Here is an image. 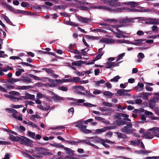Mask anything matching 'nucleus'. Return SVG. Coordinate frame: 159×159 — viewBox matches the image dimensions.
Masks as SVG:
<instances>
[{
    "label": "nucleus",
    "mask_w": 159,
    "mask_h": 159,
    "mask_svg": "<svg viewBox=\"0 0 159 159\" xmlns=\"http://www.w3.org/2000/svg\"><path fill=\"white\" fill-rule=\"evenodd\" d=\"M116 123L117 126H120L124 125H126L123 128L121 129V132L126 134H130L133 132L134 129H131L133 125L131 122H127L121 119L120 120H116Z\"/></svg>",
    "instance_id": "1"
},
{
    "label": "nucleus",
    "mask_w": 159,
    "mask_h": 159,
    "mask_svg": "<svg viewBox=\"0 0 159 159\" xmlns=\"http://www.w3.org/2000/svg\"><path fill=\"white\" fill-rule=\"evenodd\" d=\"M20 142V143L24 145H27L29 143H32L33 141L25 136H21L19 137V142Z\"/></svg>",
    "instance_id": "2"
},
{
    "label": "nucleus",
    "mask_w": 159,
    "mask_h": 159,
    "mask_svg": "<svg viewBox=\"0 0 159 159\" xmlns=\"http://www.w3.org/2000/svg\"><path fill=\"white\" fill-rule=\"evenodd\" d=\"M118 0H105V3H109V5L112 7H117L120 6V3Z\"/></svg>",
    "instance_id": "3"
},
{
    "label": "nucleus",
    "mask_w": 159,
    "mask_h": 159,
    "mask_svg": "<svg viewBox=\"0 0 159 159\" xmlns=\"http://www.w3.org/2000/svg\"><path fill=\"white\" fill-rule=\"evenodd\" d=\"M89 7L90 8H92V9L97 8L99 9H103L109 11H112V9L109 8V7H107L105 6L93 5L90 6Z\"/></svg>",
    "instance_id": "4"
},
{
    "label": "nucleus",
    "mask_w": 159,
    "mask_h": 159,
    "mask_svg": "<svg viewBox=\"0 0 159 159\" xmlns=\"http://www.w3.org/2000/svg\"><path fill=\"white\" fill-rule=\"evenodd\" d=\"M145 39H138L135 40V41L137 42H132L130 41H128L127 40H125V43L128 44H132L134 45H141L142 44V42L143 41H145Z\"/></svg>",
    "instance_id": "5"
},
{
    "label": "nucleus",
    "mask_w": 159,
    "mask_h": 159,
    "mask_svg": "<svg viewBox=\"0 0 159 159\" xmlns=\"http://www.w3.org/2000/svg\"><path fill=\"white\" fill-rule=\"evenodd\" d=\"M84 123L83 120H81L78 121L75 123V126L79 128L82 131L84 128L85 129V128H87L86 125H83Z\"/></svg>",
    "instance_id": "6"
},
{
    "label": "nucleus",
    "mask_w": 159,
    "mask_h": 159,
    "mask_svg": "<svg viewBox=\"0 0 159 159\" xmlns=\"http://www.w3.org/2000/svg\"><path fill=\"white\" fill-rule=\"evenodd\" d=\"M136 18H128L127 17L122 19L119 22L121 24H126L127 23H129L130 22H134V20Z\"/></svg>",
    "instance_id": "7"
},
{
    "label": "nucleus",
    "mask_w": 159,
    "mask_h": 159,
    "mask_svg": "<svg viewBox=\"0 0 159 159\" xmlns=\"http://www.w3.org/2000/svg\"><path fill=\"white\" fill-rule=\"evenodd\" d=\"M113 129V126L106 127L101 129H98L96 130V133L100 134L101 133L105 132L107 130H110Z\"/></svg>",
    "instance_id": "8"
},
{
    "label": "nucleus",
    "mask_w": 159,
    "mask_h": 159,
    "mask_svg": "<svg viewBox=\"0 0 159 159\" xmlns=\"http://www.w3.org/2000/svg\"><path fill=\"white\" fill-rule=\"evenodd\" d=\"M77 17L79 21L83 23H87L91 21V19L89 18H84L80 16H78Z\"/></svg>",
    "instance_id": "9"
},
{
    "label": "nucleus",
    "mask_w": 159,
    "mask_h": 159,
    "mask_svg": "<svg viewBox=\"0 0 159 159\" xmlns=\"http://www.w3.org/2000/svg\"><path fill=\"white\" fill-rule=\"evenodd\" d=\"M149 107L151 109H153L154 107L156 102H157L155 97H153L151 98L148 101Z\"/></svg>",
    "instance_id": "10"
},
{
    "label": "nucleus",
    "mask_w": 159,
    "mask_h": 159,
    "mask_svg": "<svg viewBox=\"0 0 159 159\" xmlns=\"http://www.w3.org/2000/svg\"><path fill=\"white\" fill-rule=\"evenodd\" d=\"M31 79L27 76H21L20 78V80L24 83H30L31 82Z\"/></svg>",
    "instance_id": "11"
},
{
    "label": "nucleus",
    "mask_w": 159,
    "mask_h": 159,
    "mask_svg": "<svg viewBox=\"0 0 159 159\" xmlns=\"http://www.w3.org/2000/svg\"><path fill=\"white\" fill-rule=\"evenodd\" d=\"M64 149L66 151V153L69 155L72 156L74 155V151L71 149L65 147L64 148Z\"/></svg>",
    "instance_id": "12"
},
{
    "label": "nucleus",
    "mask_w": 159,
    "mask_h": 159,
    "mask_svg": "<svg viewBox=\"0 0 159 159\" xmlns=\"http://www.w3.org/2000/svg\"><path fill=\"white\" fill-rule=\"evenodd\" d=\"M60 79H57L55 80L51 79L50 81L51 82V86L52 87H55L56 86L57 84H60L59 81H60Z\"/></svg>",
    "instance_id": "13"
},
{
    "label": "nucleus",
    "mask_w": 159,
    "mask_h": 159,
    "mask_svg": "<svg viewBox=\"0 0 159 159\" xmlns=\"http://www.w3.org/2000/svg\"><path fill=\"white\" fill-rule=\"evenodd\" d=\"M9 139L13 141L19 142V136H15L13 135L10 134L9 135Z\"/></svg>",
    "instance_id": "14"
},
{
    "label": "nucleus",
    "mask_w": 159,
    "mask_h": 159,
    "mask_svg": "<svg viewBox=\"0 0 159 159\" xmlns=\"http://www.w3.org/2000/svg\"><path fill=\"white\" fill-rule=\"evenodd\" d=\"M149 130L151 131H153L152 132L153 134L156 136L157 137V135H159V134H157V133L156 132V131H157L159 132V127H153L152 128L150 129H149Z\"/></svg>",
    "instance_id": "15"
},
{
    "label": "nucleus",
    "mask_w": 159,
    "mask_h": 159,
    "mask_svg": "<svg viewBox=\"0 0 159 159\" xmlns=\"http://www.w3.org/2000/svg\"><path fill=\"white\" fill-rule=\"evenodd\" d=\"M42 70H45L50 75H54V71L51 69L43 68L42 69Z\"/></svg>",
    "instance_id": "16"
},
{
    "label": "nucleus",
    "mask_w": 159,
    "mask_h": 159,
    "mask_svg": "<svg viewBox=\"0 0 159 159\" xmlns=\"http://www.w3.org/2000/svg\"><path fill=\"white\" fill-rule=\"evenodd\" d=\"M121 116L124 117H128L129 115L126 114H125L123 113H117V115L116 116V118L119 120H121V118L120 117Z\"/></svg>",
    "instance_id": "17"
},
{
    "label": "nucleus",
    "mask_w": 159,
    "mask_h": 159,
    "mask_svg": "<svg viewBox=\"0 0 159 159\" xmlns=\"http://www.w3.org/2000/svg\"><path fill=\"white\" fill-rule=\"evenodd\" d=\"M112 41L113 40H112L106 38H103L100 41V42H103L107 44L112 43Z\"/></svg>",
    "instance_id": "18"
},
{
    "label": "nucleus",
    "mask_w": 159,
    "mask_h": 159,
    "mask_svg": "<svg viewBox=\"0 0 159 159\" xmlns=\"http://www.w3.org/2000/svg\"><path fill=\"white\" fill-rule=\"evenodd\" d=\"M13 12H14L15 14H17L18 13H22L26 14L28 12L27 11H22L19 10H16L15 8L14 9Z\"/></svg>",
    "instance_id": "19"
},
{
    "label": "nucleus",
    "mask_w": 159,
    "mask_h": 159,
    "mask_svg": "<svg viewBox=\"0 0 159 159\" xmlns=\"http://www.w3.org/2000/svg\"><path fill=\"white\" fill-rule=\"evenodd\" d=\"M116 134L117 135L119 138H122L125 139L127 138V136L126 134L120 133L119 132H116Z\"/></svg>",
    "instance_id": "20"
},
{
    "label": "nucleus",
    "mask_w": 159,
    "mask_h": 159,
    "mask_svg": "<svg viewBox=\"0 0 159 159\" xmlns=\"http://www.w3.org/2000/svg\"><path fill=\"white\" fill-rule=\"evenodd\" d=\"M52 99L55 102H57L63 99V98L57 95H55L52 97Z\"/></svg>",
    "instance_id": "21"
},
{
    "label": "nucleus",
    "mask_w": 159,
    "mask_h": 159,
    "mask_svg": "<svg viewBox=\"0 0 159 159\" xmlns=\"http://www.w3.org/2000/svg\"><path fill=\"white\" fill-rule=\"evenodd\" d=\"M144 137L146 139H152L153 138V135L151 134V132H148L145 133L144 135Z\"/></svg>",
    "instance_id": "22"
},
{
    "label": "nucleus",
    "mask_w": 159,
    "mask_h": 159,
    "mask_svg": "<svg viewBox=\"0 0 159 159\" xmlns=\"http://www.w3.org/2000/svg\"><path fill=\"white\" fill-rule=\"evenodd\" d=\"M146 92H142L139 93L140 95L142 98L145 101L147 100L148 99V97L147 94H145Z\"/></svg>",
    "instance_id": "23"
},
{
    "label": "nucleus",
    "mask_w": 159,
    "mask_h": 159,
    "mask_svg": "<svg viewBox=\"0 0 159 159\" xmlns=\"http://www.w3.org/2000/svg\"><path fill=\"white\" fill-rule=\"evenodd\" d=\"M26 99H30L32 100H34L35 96L34 95L27 93L25 95Z\"/></svg>",
    "instance_id": "24"
},
{
    "label": "nucleus",
    "mask_w": 159,
    "mask_h": 159,
    "mask_svg": "<svg viewBox=\"0 0 159 159\" xmlns=\"http://www.w3.org/2000/svg\"><path fill=\"white\" fill-rule=\"evenodd\" d=\"M66 7V6L64 5L54 6L53 7V9L55 11H57L58 9H64Z\"/></svg>",
    "instance_id": "25"
},
{
    "label": "nucleus",
    "mask_w": 159,
    "mask_h": 159,
    "mask_svg": "<svg viewBox=\"0 0 159 159\" xmlns=\"http://www.w3.org/2000/svg\"><path fill=\"white\" fill-rule=\"evenodd\" d=\"M84 37L87 39H92L93 40H98L99 39V37H96L93 36L86 35Z\"/></svg>",
    "instance_id": "26"
},
{
    "label": "nucleus",
    "mask_w": 159,
    "mask_h": 159,
    "mask_svg": "<svg viewBox=\"0 0 159 159\" xmlns=\"http://www.w3.org/2000/svg\"><path fill=\"white\" fill-rule=\"evenodd\" d=\"M115 63V62H107L106 63L107 66L105 67L106 69L111 68Z\"/></svg>",
    "instance_id": "27"
},
{
    "label": "nucleus",
    "mask_w": 159,
    "mask_h": 159,
    "mask_svg": "<svg viewBox=\"0 0 159 159\" xmlns=\"http://www.w3.org/2000/svg\"><path fill=\"white\" fill-rule=\"evenodd\" d=\"M141 143V140L138 139L137 140H132L130 142L131 144L134 145H139Z\"/></svg>",
    "instance_id": "28"
},
{
    "label": "nucleus",
    "mask_w": 159,
    "mask_h": 159,
    "mask_svg": "<svg viewBox=\"0 0 159 159\" xmlns=\"http://www.w3.org/2000/svg\"><path fill=\"white\" fill-rule=\"evenodd\" d=\"M1 16L8 23L10 24V23H11L9 18L6 15L2 14L1 15Z\"/></svg>",
    "instance_id": "29"
},
{
    "label": "nucleus",
    "mask_w": 159,
    "mask_h": 159,
    "mask_svg": "<svg viewBox=\"0 0 159 159\" xmlns=\"http://www.w3.org/2000/svg\"><path fill=\"white\" fill-rule=\"evenodd\" d=\"M33 87L31 86H20L18 89L20 90H26L28 89H32Z\"/></svg>",
    "instance_id": "30"
},
{
    "label": "nucleus",
    "mask_w": 159,
    "mask_h": 159,
    "mask_svg": "<svg viewBox=\"0 0 159 159\" xmlns=\"http://www.w3.org/2000/svg\"><path fill=\"white\" fill-rule=\"evenodd\" d=\"M72 81L71 82H75L76 83H78L80 81V79L78 77H73L72 79H71Z\"/></svg>",
    "instance_id": "31"
},
{
    "label": "nucleus",
    "mask_w": 159,
    "mask_h": 159,
    "mask_svg": "<svg viewBox=\"0 0 159 159\" xmlns=\"http://www.w3.org/2000/svg\"><path fill=\"white\" fill-rule=\"evenodd\" d=\"M9 94L14 96H18L20 95V93L19 92L14 91H10L9 92Z\"/></svg>",
    "instance_id": "32"
},
{
    "label": "nucleus",
    "mask_w": 159,
    "mask_h": 159,
    "mask_svg": "<svg viewBox=\"0 0 159 159\" xmlns=\"http://www.w3.org/2000/svg\"><path fill=\"white\" fill-rule=\"evenodd\" d=\"M28 125H31L33 127H34L36 128H37L39 130V127L36 124L32 122H28Z\"/></svg>",
    "instance_id": "33"
},
{
    "label": "nucleus",
    "mask_w": 159,
    "mask_h": 159,
    "mask_svg": "<svg viewBox=\"0 0 159 159\" xmlns=\"http://www.w3.org/2000/svg\"><path fill=\"white\" fill-rule=\"evenodd\" d=\"M120 78V77L118 75L114 77L113 79H111L110 81L111 82H117Z\"/></svg>",
    "instance_id": "34"
},
{
    "label": "nucleus",
    "mask_w": 159,
    "mask_h": 159,
    "mask_svg": "<svg viewBox=\"0 0 159 159\" xmlns=\"http://www.w3.org/2000/svg\"><path fill=\"white\" fill-rule=\"evenodd\" d=\"M99 109L100 111L102 112L109 111H110V108H108L106 107H100Z\"/></svg>",
    "instance_id": "35"
},
{
    "label": "nucleus",
    "mask_w": 159,
    "mask_h": 159,
    "mask_svg": "<svg viewBox=\"0 0 159 159\" xmlns=\"http://www.w3.org/2000/svg\"><path fill=\"white\" fill-rule=\"evenodd\" d=\"M125 91L124 89H120L117 91V93L118 94L119 96H121L125 93Z\"/></svg>",
    "instance_id": "36"
},
{
    "label": "nucleus",
    "mask_w": 159,
    "mask_h": 159,
    "mask_svg": "<svg viewBox=\"0 0 159 159\" xmlns=\"http://www.w3.org/2000/svg\"><path fill=\"white\" fill-rule=\"evenodd\" d=\"M102 105L103 106L108 107H112V104L111 103L108 102H103Z\"/></svg>",
    "instance_id": "37"
},
{
    "label": "nucleus",
    "mask_w": 159,
    "mask_h": 159,
    "mask_svg": "<svg viewBox=\"0 0 159 159\" xmlns=\"http://www.w3.org/2000/svg\"><path fill=\"white\" fill-rule=\"evenodd\" d=\"M20 64H22L23 65H24V66H30L31 67H33V68L35 67V66L32 65L31 64H30L28 63L22 62H21Z\"/></svg>",
    "instance_id": "38"
},
{
    "label": "nucleus",
    "mask_w": 159,
    "mask_h": 159,
    "mask_svg": "<svg viewBox=\"0 0 159 159\" xmlns=\"http://www.w3.org/2000/svg\"><path fill=\"white\" fill-rule=\"evenodd\" d=\"M29 76L35 80H40V77L36 76L34 75L30 74L29 75Z\"/></svg>",
    "instance_id": "39"
},
{
    "label": "nucleus",
    "mask_w": 159,
    "mask_h": 159,
    "mask_svg": "<svg viewBox=\"0 0 159 159\" xmlns=\"http://www.w3.org/2000/svg\"><path fill=\"white\" fill-rule=\"evenodd\" d=\"M60 80L59 81L60 84H61L63 82H71L72 81L71 79H63L62 80Z\"/></svg>",
    "instance_id": "40"
},
{
    "label": "nucleus",
    "mask_w": 159,
    "mask_h": 159,
    "mask_svg": "<svg viewBox=\"0 0 159 159\" xmlns=\"http://www.w3.org/2000/svg\"><path fill=\"white\" fill-rule=\"evenodd\" d=\"M73 88L75 89H79L82 91L85 90V88L80 85L75 86Z\"/></svg>",
    "instance_id": "41"
},
{
    "label": "nucleus",
    "mask_w": 159,
    "mask_h": 159,
    "mask_svg": "<svg viewBox=\"0 0 159 159\" xmlns=\"http://www.w3.org/2000/svg\"><path fill=\"white\" fill-rule=\"evenodd\" d=\"M28 134L32 138H34L35 134L34 132H32L31 131H28Z\"/></svg>",
    "instance_id": "42"
},
{
    "label": "nucleus",
    "mask_w": 159,
    "mask_h": 159,
    "mask_svg": "<svg viewBox=\"0 0 159 159\" xmlns=\"http://www.w3.org/2000/svg\"><path fill=\"white\" fill-rule=\"evenodd\" d=\"M84 106L88 107H95L96 105H94L93 104H91L90 103L88 102H84L83 104Z\"/></svg>",
    "instance_id": "43"
},
{
    "label": "nucleus",
    "mask_w": 159,
    "mask_h": 159,
    "mask_svg": "<svg viewBox=\"0 0 159 159\" xmlns=\"http://www.w3.org/2000/svg\"><path fill=\"white\" fill-rule=\"evenodd\" d=\"M125 54V53H123L119 54L116 60V61H117L122 59L123 57L124 56Z\"/></svg>",
    "instance_id": "44"
},
{
    "label": "nucleus",
    "mask_w": 159,
    "mask_h": 159,
    "mask_svg": "<svg viewBox=\"0 0 159 159\" xmlns=\"http://www.w3.org/2000/svg\"><path fill=\"white\" fill-rule=\"evenodd\" d=\"M18 98L15 97L13 95H12L10 100L14 102H18L19 101V100L18 99Z\"/></svg>",
    "instance_id": "45"
},
{
    "label": "nucleus",
    "mask_w": 159,
    "mask_h": 159,
    "mask_svg": "<svg viewBox=\"0 0 159 159\" xmlns=\"http://www.w3.org/2000/svg\"><path fill=\"white\" fill-rule=\"evenodd\" d=\"M101 143L106 148H109L110 147V146L107 144L105 143L106 142L104 141V140H101Z\"/></svg>",
    "instance_id": "46"
},
{
    "label": "nucleus",
    "mask_w": 159,
    "mask_h": 159,
    "mask_svg": "<svg viewBox=\"0 0 159 159\" xmlns=\"http://www.w3.org/2000/svg\"><path fill=\"white\" fill-rule=\"evenodd\" d=\"M58 89L60 90L64 91H67L68 90V88L64 86H62L61 87H59Z\"/></svg>",
    "instance_id": "47"
},
{
    "label": "nucleus",
    "mask_w": 159,
    "mask_h": 159,
    "mask_svg": "<svg viewBox=\"0 0 159 159\" xmlns=\"http://www.w3.org/2000/svg\"><path fill=\"white\" fill-rule=\"evenodd\" d=\"M154 97L156 99L157 102H159V92L158 93H154Z\"/></svg>",
    "instance_id": "48"
},
{
    "label": "nucleus",
    "mask_w": 159,
    "mask_h": 159,
    "mask_svg": "<svg viewBox=\"0 0 159 159\" xmlns=\"http://www.w3.org/2000/svg\"><path fill=\"white\" fill-rule=\"evenodd\" d=\"M86 128H85V129L84 128L82 131L86 134H89L92 132L91 130L89 129H86Z\"/></svg>",
    "instance_id": "49"
},
{
    "label": "nucleus",
    "mask_w": 159,
    "mask_h": 159,
    "mask_svg": "<svg viewBox=\"0 0 159 159\" xmlns=\"http://www.w3.org/2000/svg\"><path fill=\"white\" fill-rule=\"evenodd\" d=\"M92 31L93 32L96 31V32H103V33H105L106 32V31L105 30H102V29H93L92 30Z\"/></svg>",
    "instance_id": "50"
},
{
    "label": "nucleus",
    "mask_w": 159,
    "mask_h": 159,
    "mask_svg": "<svg viewBox=\"0 0 159 159\" xmlns=\"http://www.w3.org/2000/svg\"><path fill=\"white\" fill-rule=\"evenodd\" d=\"M65 142L66 143L71 144H76L77 142V141H75L72 140H66Z\"/></svg>",
    "instance_id": "51"
},
{
    "label": "nucleus",
    "mask_w": 159,
    "mask_h": 159,
    "mask_svg": "<svg viewBox=\"0 0 159 159\" xmlns=\"http://www.w3.org/2000/svg\"><path fill=\"white\" fill-rule=\"evenodd\" d=\"M72 65H75L76 66H81V63L79 62V61H76L75 62H72L71 63Z\"/></svg>",
    "instance_id": "52"
},
{
    "label": "nucleus",
    "mask_w": 159,
    "mask_h": 159,
    "mask_svg": "<svg viewBox=\"0 0 159 159\" xmlns=\"http://www.w3.org/2000/svg\"><path fill=\"white\" fill-rule=\"evenodd\" d=\"M138 3L134 2H131L130 6L131 7H134L138 6Z\"/></svg>",
    "instance_id": "53"
},
{
    "label": "nucleus",
    "mask_w": 159,
    "mask_h": 159,
    "mask_svg": "<svg viewBox=\"0 0 159 159\" xmlns=\"http://www.w3.org/2000/svg\"><path fill=\"white\" fill-rule=\"evenodd\" d=\"M103 94L105 95L109 96H112L113 95V94L111 92L109 91H105L103 93Z\"/></svg>",
    "instance_id": "54"
},
{
    "label": "nucleus",
    "mask_w": 159,
    "mask_h": 159,
    "mask_svg": "<svg viewBox=\"0 0 159 159\" xmlns=\"http://www.w3.org/2000/svg\"><path fill=\"white\" fill-rule=\"evenodd\" d=\"M43 97L46 99L47 101H49V102H51L52 101V97H48L46 95H44Z\"/></svg>",
    "instance_id": "55"
},
{
    "label": "nucleus",
    "mask_w": 159,
    "mask_h": 159,
    "mask_svg": "<svg viewBox=\"0 0 159 159\" xmlns=\"http://www.w3.org/2000/svg\"><path fill=\"white\" fill-rule=\"evenodd\" d=\"M105 82V81L103 79H102L99 81H98L96 82V84L98 86H99V84H104Z\"/></svg>",
    "instance_id": "56"
},
{
    "label": "nucleus",
    "mask_w": 159,
    "mask_h": 159,
    "mask_svg": "<svg viewBox=\"0 0 159 159\" xmlns=\"http://www.w3.org/2000/svg\"><path fill=\"white\" fill-rule=\"evenodd\" d=\"M4 52L0 50V57H7V55L6 54H4V55L3 56V54H4Z\"/></svg>",
    "instance_id": "57"
},
{
    "label": "nucleus",
    "mask_w": 159,
    "mask_h": 159,
    "mask_svg": "<svg viewBox=\"0 0 159 159\" xmlns=\"http://www.w3.org/2000/svg\"><path fill=\"white\" fill-rule=\"evenodd\" d=\"M11 107L14 108H19L21 107H23V106L22 105H12Z\"/></svg>",
    "instance_id": "58"
},
{
    "label": "nucleus",
    "mask_w": 159,
    "mask_h": 159,
    "mask_svg": "<svg viewBox=\"0 0 159 159\" xmlns=\"http://www.w3.org/2000/svg\"><path fill=\"white\" fill-rule=\"evenodd\" d=\"M65 127L62 126H57L55 127H51L50 128L52 129H63L65 128Z\"/></svg>",
    "instance_id": "59"
},
{
    "label": "nucleus",
    "mask_w": 159,
    "mask_h": 159,
    "mask_svg": "<svg viewBox=\"0 0 159 159\" xmlns=\"http://www.w3.org/2000/svg\"><path fill=\"white\" fill-rule=\"evenodd\" d=\"M21 6L24 7H26L27 6L29 5V4L27 2H22L21 3Z\"/></svg>",
    "instance_id": "60"
},
{
    "label": "nucleus",
    "mask_w": 159,
    "mask_h": 159,
    "mask_svg": "<svg viewBox=\"0 0 159 159\" xmlns=\"http://www.w3.org/2000/svg\"><path fill=\"white\" fill-rule=\"evenodd\" d=\"M37 150L39 152H43L45 151L46 150L45 148H39L37 147Z\"/></svg>",
    "instance_id": "61"
},
{
    "label": "nucleus",
    "mask_w": 159,
    "mask_h": 159,
    "mask_svg": "<svg viewBox=\"0 0 159 159\" xmlns=\"http://www.w3.org/2000/svg\"><path fill=\"white\" fill-rule=\"evenodd\" d=\"M67 23L70 25H72V26H78L79 25L78 24H76L74 22L70 21H69Z\"/></svg>",
    "instance_id": "62"
},
{
    "label": "nucleus",
    "mask_w": 159,
    "mask_h": 159,
    "mask_svg": "<svg viewBox=\"0 0 159 159\" xmlns=\"http://www.w3.org/2000/svg\"><path fill=\"white\" fill-rule=\"evenodd\" d=\"M151 24H152L157 25L159 22L156 19H153L151 20Z\"/></svg>",
    "instance_id": "63"
},
{
    "label": "nucleus",
    "mask_w": 159,
    "mask_h": 159,
    "mask_svg": "<svg viewBox=\"0 0 159 159\" xmlns=\"http://www.w3.org/2000/svg\"><path fill=\"white\" fill-rule=\"evenodd\" d=\"M152 28V31L154 32L157 31L158 30L157 27L156 25H153Z\"/></svg>",
    "instance_id": "64"
}]
</instances>
